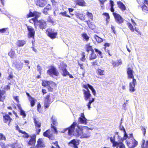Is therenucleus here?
Segmentation results:
<instances>
[{
  "mask_svg": "<svg viewBox=\"0 0 148 148\" xmlns=\"http://www.w3.org/2000/svg\"><path fill=\"white\" fill-rule=\"evenodd\" d=\"M86 21L87 23V24L90 28L92 30H93L94 29L95 26L94 25L91 23L90 22V20H88V21Z\"/></svg>",
  "mask_w": 148,
  "mask_h": 148,
  "instance_id": "30",
  "label": "nucleus"
},
{
  "mask_svg": "<svg viewBox=\"0 0 148 148\" xmlns=\"http://www.w3.org/2000/svg\"><path fill=\"white\" fill-rule=\"evenodd\" d=\"M47 0H35L36 5L41 7H44L47 4Z\"/></svg>",
  "mask_w": 148,
  "mask_h": 148,
  "instance_id": "11",
  "label": "nucleus"
},
{
  "mask_svg": "<svg viewBox=\"0 0 148 148\" xmlns=\"http://www.w3.org/2000/svg\"><path fill=\"white\" fill-rule=\"evenodd\" d=\"M51 121L53 125H56L58 124L57 119L55 117L52 116L51 117Z\"/></svg>",
  "mask_w": 148,
  "mask_h": 148,
  "instance_id": "37",
  "label": "nucleus"
},
{
  "mask_svg": "<svg viewBox=\"0 0 148 148\" xmlns=\"http://www.w3.org/2000/svg\"><path fill=\"white\" fill-rule=\"evenodd\" d=\"M92 130V128L87 126L80 127L77 125L73 133V135L81 138H88L91 136V132L89 131Z\"/></svg>",
  "mask_w": 148,
  "mask_h": 148,
  "instance_id": "1",
  "label": "nucleus"
},
{
  "mask_svg": "<svg viewBox=\"0 0 148 148\" xmlns=\"http://www.w3.org/2000/svg\"><path fill=\"white\" fill-rule=\"evenodd\" d=\"M142 8L143 11L146 12L147 13L148 12V8L147 6H146L145 5H144L142 7Z\"/></svg>",
  "mask_w": 148,
  "mask_h": 148,
  "instance_id": "41",
  "label": "nucleus"
},
{
  "mask_svg": "<svg viewBox=\"0 0 148 148\" xmlns=\"http://www.w3.org/2000/svg\"><path fill=\"white\" fill-rule=\"evenodd\" d=\"M16 129L19 131V132L20 133H21L23 132V131L20 129V128H19L18 126V125H17L16 127Z\"/></svg>",
  "mask_w": 148,
  "mask_h": 148,
  "instance_id": "61",
  "label": "nucleus"
},
{
  "mask_svg": "<svg viewBox=\"0 0 148 148\" xmlns=\"http://www.w3.org/2000/svg\"><path fill=\"white\" fill-rule=\"evenodd\" d=\"M51 127L53 129L55 133H57V130L56 127L53 125L52 124H51Z\"/></svg>",
  "mask_w": 148,
  "mask_h": 148,
  "instance_id": "54",
  "label": "nucleus"
},
{
  "mask_svg": "<svg viewBox=\"0 0 148 148\" xmlns=\"http://www.w3.org/2000/svg\"><path fill=\"white\" fill-rule=\"evenodd\" d=\"M43 135L44 136L48 137L49 139H51L52 136V133L50 130H48L43 133Z\"/></svg>",
  "mask_w": 148,
  "mask_h": 148,
  "instance_id": "16",
  "label": "nucleus"
},
{
  "mask_svg": "<svg viewBox=\"0 0 148 148\" xmlns=\"http://www.w3.org/2000/svg\"><path fill=\"white\" fill-rule=\"evenodd\" d=\"M47 73L48 74L52 77L53 75L58 76L59 75V73L56 68L53 66H51L50 69L47 71Z\"/></svg>",
  "mask_w": 148,
  "mask_h": 148,
  "instance_id": "7",
  "label": "nucleus"
},
{
  "mask_svg": "<svg viewBox=\"0 0 148 148\" xmlns=\"http://www.w3.org/2000/svg\"><path fill=\"white\" fill-rule=\"evenodd\" d=\"M0 139L1 140H6L5 136L1 134H0Z\"/></svg>",
  "mask_w": 148,
  "mask_h": 148,
  "instance_id": "52",
  "label": "nucleus"
},
{
  "mask_svg": "<svg viewBox=\"0 0 148 148\" xmlns=\"http://www.w3.org/2000/svg\"><path fill=\"white\" fill-rule=\"evenodd\" d=\"M117 4L119 8L121 10L124 11L126 10V7L122 2L121 1H118Z\"/></svg>",
  "mask_w": 148,
  "mask_h": 148,
  "instance_id": "20",
  "label": "nucleus"
},
{
  "mask_svg": "<svg viewBox=\"0 0 148 148\" xmlns=\"http://www.w3.org/2000/svg\"><path fill=\"white\" fill-rule=\"evenodd\" d=\"M21 133L24 135L23 136L24 137L27 138L29 137V136L28 134L25 132L23 131V132H21Z\"/></svg>",
  "mask_w": 148,
  "mask_h": 148,
  "instance_id": "53",
  "label": "nucleus"
},
{
  "mask_svg": "<svg viewBox=\"0 0 148 148\" xmlns=\"http://www.w3.org/2000/svg\"><path fill=\"white\" fill-rule=\"evenodd\" d=\"M133 72V71L132 68L130 67L128 68L127 70L128 78L132 79V81L129 84V90L130 91L132 92H134L135 91V86L136 83V79L134 78Z\"/></svg>",
  "mask_w": 148,
  "mask_h": 148,
  "instance_id": "2",
  "label": "nucleus"
},
{
  "mask_svg": "<svg viewBox=\"0 0 148 148\" xmlns=\"http://www.w3.org/2000/svg\"><path fill=\"white\" fill-rule=\"evenodd\" d=\"M67 66V65L64 63L62 62L60 64V66L59 68L61 70H63L66 69V67Z\"/></svg>",
  "mask_w": 148,
  "mask_h": 148,
  "instance_id": "35",
  "label": "nucleus"
},
{
  "mask_svg": "<svg viewBox=\"0 0 148 148\" xmlns=\"http://www.w3.org/2000/svg\"><path fill=\"white\" fill-rule=\"evenodd\" d=\"M79 144V140L77 139H73L69 143V145L73 146L75 148H78L77 145Z\"/></svg>",
  "mask_w": 148,
  "mask_h": 148,
  "instance_id": "14",
  "label": "nucleus"
},
{
  "mask_svg": "<svg viewBox=\"0 0 148 148\" xmlns=\"http://www.w3.org/2000/svg\"><path fill=\"white\" fill-rule=\"evenodd\" d=\"M36 129L37 134H38L39 132L41 131V129H40L38 128H36Z\"/></svg>",
  "mask_w": 148,
  "mask_h": 148,
  "instance_id": "62",
  "label": "nucleus"
},
{
  "mask_svg": "<svg viewBox=\"0 0 148 148\" xmlns=\"http://www.w3.org/2000/svg\"><path fill=\"white\" fill-rule=\"evenodd\" d=\"M92 50H94L92 49V46L89 45H86V51L88 52L90 51H91V52H92Z\"/></svg>",
  "mask_w": 148,
  "mask_h": 148,
  "instance_id": "45",
  "label": "nucleus"
},
{
  "mask_svg": "<svg viewBox=\"0 0 148 148\" xmlns=\"http://www.w3.org/2000/svg\"><path fill=\"white\" fill-rule=\"evenodd\" d=\"M29 100L30 102L31 106H34L35 104L34 99L32 98V97H31V98H30Z\"/></svg>",
  "mask_w": 148,
  "mask_h": 148,
  "instance_id": "48",
  "label": "nucleus"
},
{
  "mask_svg": "<svg viewBox=\"0 0 148 148\" xmlns=\"http://www.w3.org/2000/svg\"><path fill=\"white\" fill-rule=\"evenodd\" d=\"M44 144L41 139H39L38 141L37 147L38 148H41L43 147Z\"/></svg>",
  "mask_w": 148,
  "mask_h": 148,
  "instance_id": "29",
  "label": "nucleus"
},
{
  "mask_svg": "<svg viewBox=\"0 0 148 148\" xmlns=\"http://www.w3.org/2000/svg\"><path fill=\"white\" fill-rule=\"evenodd\" d=\"M103 15L106 16V21L107 23H108V20L110 18V16L109 14L106 13H104L103 14Z\"/></svg>",
  "mask_w": 148,
  "mask_h": 148,
  "instance_id": "49",
  "label": "nucleus"
},
{
  "mask_svg": "<svg viewBox=\"0 0 148 148\" xmlns=\"http://www.w3.org/2000/svg\"><path fill=\"white\" fill-rule=\"evenodd\" d=\"M7 29V28H4L0 29V33H4L6 30Z\"/></svg>",
  "mask_w": 148,
  "mask_h": 148,
  "instance_id": "56",
  "label": "nucleus"
},
{
  "mask_svg": "<svg viewBox=\"0 0 148 148\" xmlns=\"http://www.w3.org/2000/svg\"><path fill=\"white\" fill-rule=\"evenodd\" d=\"M4 94V92L0 90V101H1V98Z\"/></svg>",
  "mask_w": 148,
  "mask_h": 148,
  "instance_id": "58",
  "label": "nucleus"
},
{
  "mask_svg": "<svg viewBox=\"0 0 148 148\" xmlns=\"http://www.w3.org/2000/svg\"><path fill=\"white\" fill-rule=\"evenodd\" d=\"M37 69L38 71H39L40 74H41V67L39 65H37Z\"/></svg>",
  "mask_w": 148,
  "mask_h": 148,
  "instance_id": "60",
  "label": "nucleus"
},
{
  "mask_svg": "<svg viewBox=\"0 0 148 148\" xmlns=\"http://www.w3.org/2000/svg\"><path fill=\"white\" fill-rule=\"evenodd\" d=\"M126 143L128 146V148H134L137 145L138 143V142L133 138L130 139L128 141H126Z\"/></svg>",
  "mask_w": 148,
  "mask_h": 148,
  "instance_id": "6",
  "label": "nucleus"
},
{
  "mask_svg": "<svg viewBox=\"0 0 148 148\" xmlns=\"http://www.w3.org/2000/svg\"><path fill=\"white\" fill-rule=\"evenodd\" d=\"M120 129L122 130H123L124 132V136L123 138V140H126L127 139V138L128 137L127 135V134L126 132L125 131V129L123 126L122 127H120Z\"/></svg>",
  "mask_w": 148,
  "mask_h": 148,
  "instance_id": "31",
  "label": "nucleus"
},
{
  "mask_svg": "<svg viewBox=\"0 0 148 148\" xmlns=\"http://www.w3.org/2000/svg\"><path fill=\"white\" fill-rule=\"evenodd\" d=\"M127 25L128 27L130 29V30L132 32H134V29L133 28V25L130 23H128Z\"/></svg>",
  "mask_w": 148,
  "mask_h": 148,
  "instance_id": "44",
  "label": "nucleus"
},
{
  "mask_svg": "<svg viewBox=\"0 0 148 148\" xmlns=\"http://www.w3.org/2000/svg\"><path fill=\"white\" fill-rule=\"evenodd\" d=\"M41 15V13L37 12H30L29 13L27 14V17H30L34 16V18H33V19H35L36 21H38L37 19V18L40 17Z\"/></svg>",
  "mask_w": 148,
  "mask_h": 148,
  "instance_id": "10",
  "label": "nucleus"
},
{
  "mask_svg": "<svg viewBox=\"0 0 148 148\" xmlns=\"http://www.w3.org/2000/svg\"><path fill=\"white\" fill-rule=\"evenodd\" d=\"M123 139H122V142H118V144L117 146L116 147V148H118L119 147V148H125V146L123 143V141L124 140Z\"/></svg>",
  "mask_w": 148,
  "mask_h": 148,
  "instance_id": "28",
  "label": "nucleus"
},
{
  "mask_svg": "<svg viewBox=\"0 0 148 148\" xmlns=\"http://www.w3.org/2000/svg\"><path fill=\"white\" fill-rule=\"evenodd\" d=\"M95 52L98 54L99 55V56H100L101 58H102V52L98 49H95Z\"/></svg>",
  "mask_w": 148,
  "mask_h": 148,
  "instance_id": "47",
  "label": "nucleus"
},
{
  "mask_svg": "<svg viewBox=\"0 0 148 148\" xmlns=\"http://www.w3.org/2000/svg\"><path fill=\"white\" fill-rule=\"evenodd\" d=\"M75 15L77 18L82 20H84L85 19V16L83 14L76 13Z\"/></svg>",
  "mask_w": 148,
  "mask_h": 148,
  "instance_id": "24",
  "label": "nucleus"
},
{
  "mask_svg": "<svg viewBox=\"0 0 148 148\" xmlns=\"http://www.w3.org/2000/svg\"><path fill=\"white\" fill-rule=\"evenodd\" d=\"M96 72L97 75H103L105 74L104 71L103 69H102L100 68H98L97 69Z\"/></svg>",
  "mask_w": 148,
  "mask_h": 148,
  "instance_id": "23",
  "label": "nucleus"
},
{
  "mask_svg": "<svg viewBox=\"0 0 148 148\" xmlns=\"http://www.w3.org/2000/svg\"><path fill=\"white\" fill-rule=\"evenodd\" d=\"M59 14L62 15L63 16H65L68 17H70V16L69 15L66 14V11H64L63 12H61Z\"/></svg>",
  "mask_w": 148,
  "mask_h": 148,
  "instance_id": "50",
  "label": "nucleus"
},
{
  "mask_svg": "<svg viewBox=\"0 0 148 148\" xmlns=\"http://www.w3.org/2000/svg\"><path fill=\"white\" fill-rule=\"evenodd\" d=\"M34 121V123L35 126V128H40L41 125V122L38 119L34 117L33 118Z\"/></svg>",
  "mask_w": 148,
  "mask_h": 148,
  "instance_id": "17",
  "label": "nucleus"
},
{
  "mask_svg": "<svg viewBox=\"0 0 148 148\" xmlns=\"http://www.w3.org/2000/svg\"><path fill=\"white\" fill-rule=\"evenodd\" d=\"M36 135L35 134H34L31 137V139L28 142L29 144L31 145L35 143L36 141Z\"/></svg>",
  "mask_w": 148,
  "mask_h": 148,
  "instance_id": "22",
  "label": "nucleus"
},
{
  "mask_svg": "<svg viewBox=\"0 0 148 148\" xmlns=\"http://www.w3.org/2000/svg\"><path fill=\"white\" fill-rule=\"evenodd\" d=\"M93 38L98 42H101L103 41V39L102 38L99 37L96 35H95L93 36Z\"/></svg>",
  "mask_w": 148,
  "mask_h": 148,
  "instance_id": "27",
  "label": "nucleus"
},
{
  "mask_svg": "<svg viewBox=\"0 0 148 148\" xmlns=\"http://www.w3.org/2000/svg\"><path fill=\"white\" fill-rule=\"evenodd\" d=\"M86 14L88 17L89 18V19L90 21H92L93 20V16L92 14L89 12H87L86 13Z\"/></svg>",
  "mask_w": 148,
  "mask_h": 148,
  "instance_id": "34",
  "label": "nucleus"
},
{
  "mask_svg": "<svg viewBox=\"0 0 148 148\" xmlns=\"http://www.w3.org/2000/svg\"><path fill=\"white\" fill-rule=\"evenodd\" d=\"M51 9V6L49 4H48L43 9V13L45 14H48V11Z\"/></svg>",
  "mask_w": 148,
  "mask_h": 148,
  "instance_id": "21",
  "label": "nucleus"
},
{
  "mask_svg": "<svg viewBox=\"0 0 148 148\" xmlns=\"http://www.w3.org/2000/svg\"><path fill=\"white\" fill-rule=\"evenodd\" d=\"M87 119L85 118L84 113L81 114L80 116L78 118V121L79 123L86 125L87 123Z\"/></svg>",
  "mask_w": 148,
  "mask_h": 148,
  "instance_id": "9",
  "label": "nucleus"
},
{
  "mask_svg": "<svg viewBox=\"0 0 148 148\" xmlns=\"http://www.w3.org/2000/svg\"><path fill=\"white\" fill-rule=\"evenodd\" d=\"M112 64L113 65V66L114 67V66H119V64L117 62H114L112 61Z\"/></svg>",
  "mask_w": 148,
  "mask_h": 148,
  "instance_id": "55",
  "label": "nucleus"
},
{
  "mask_svg": "<svg viewBox=\"0 0 148 148\" xmlns=\"http://www.w3.org/2000/svg\"><path fill=\"white\" fill-rule=\"evenodd\" d=\"M4 121L5 123L8 122V125L12 120V119L10 118L8 114H4L3 116Z\"/></svg>",
  "mask_w": 148,
  "mask_h": 148,
  "instance_id": "18",
  "label": "nucleus"
},
{
  "mask_svg": "<svg viewBox=\"0 0 148 148\" xmlns=\"http://www.w3.org/2000/svg\"><path fill=\"white\" fill-rule=\"evenodd\" d=\"M53 143L58 148H60L59 146L58 145V142L57 141H56L55 142H53Z\"/></svg>",
  "mask_w": 148,
  "mask_h": 148,
  "instance_id": "64",
  "label": "nucleus"
},
{
  "mask_svg": "<svg viewBox=\"0 0 148 148\" xmlns=\"http://www.w3.org/2000/svg\"><path fill=\"white\" fill-rule=\"evenodd\" d=\"M85 57V54L84 52H83L82 54V57L81 58V60L82 61H84L86 60Z\"/></svg>",
  "mask_w": 148,
  "mask_h": 148,
  "instance_id": "51",
  "label": "nucleus"
},
{
  "mask_svg": "<svg viewBox=\"0 0 148 148\" xmlns=\"http://www.w3.org/2000/svg\"><path fill=\"white\" fill-rule=\"evenodd\" d=\"M16 68L17 69L21 70L23 68V64L20 61H16L14 63Z\"/></svg>",
  "mask_w": 148,
  "mask_h": 148,
  "instance_id": "15",
  "label": "nucleus"
},
{
  "mask_svg": "<svg viewBox=\"0 0 148 148\" xmlns=\"http://www.w3.org/2000/svg\"><path fill=\"white\" fill-rule=\"evenodd\" d=\"M33 21L34 25H39V27L41 29H43L46 28V22L43 20H40L39 21H36L35 19H32L31 21Z\"/></svg>",
  "mask_w": 148,
  "mask_h": 148,
  "instance_id": "4",
  "label": "nucleus"
},
{
  "mask_svg": "<svg viewBox=\"0 0 148 148\" xmlns=\"http://www.w3.org/2000/svg\"><path fill=\"white\" fill-rule=\"evenodd\" d=\"M8 55L11 58H16V57L14 51L12 49H11Z\"/></svg>",
  "mask_w": 148,
  "mask_h": 148,
  "instance_id": "32",
  "label": "nucleus"
},
{
  "mask_svg": "<svg viewBox=\"0 0 148 148\" xmlns=\"http://www.w3.org/2000/svg\"><path fill=\"white\" fill-rule=\"evenodd\" d=\"M27 29L28 32V37L33 38L35 34V32L34 28L31 26H27Z\"/></svg>",
  "mask_w": 148,
  "mask_h": 148,
  "instance_id": "12",
  "label": "nucleus"
},
{
  "mask_svg": "<svg viewBox=\"0 0 148 148\" xmlns=\"http://www.w3.org/2000/svg\"><path fill=\"white\" fill-rule=\"evenodd\" d=\"M110 142L112 144V146L113 147H114L117 146L118 142L115 141V136H111L110 137Z\"/></svg>",
  "mask_w": 148,
  "mask_h": 148,
  "instance_id": "19",
  "label": "nucleus"
},
{
  "mask_svg": "<svg viewBox=\"0 0 148 148\" xmlns=\"http://www.w3.org/2000/svg\"><path fill=\"white\" fill-rule=\"evenodd\" d=\"M62 75L64 76H66L68 74H69V73L66 69H64L63 70H62Z\"/></svg>",
  "mask_w": 148,
  "mask_h": 148,
  "instance_id": "40",
  "label": "nucleus"
},
{
  "mask_svg": "<svg viewBox=\"0 0 148 148\" xmlns=\"http://www.w3.org/2000/svg\"><path fill=\"white\" fill-rule=\"evenodd\" d=\"M51 101H48L47 100H45L44 106L45 108H48L50 105Z\"/></svg>",
  "mask_w": 148,
  "mask_h": 148,
  "instance_id": "39",
  "label": "nucleus"
},
{
  "mask_svg": "<svg viewBox=\"0 0 148 148\" xmlns=\"http://www.w3.org/2000/svg\"><path fill=\"white\" fill-rule=\"evenodd\" d=\"M95 100V98H92L91 99H90L89 102L87 103L86 106H88V110L90 109V105Z\"/></svg>",
  "mask_w": 148,
  "mask_h": 148,
  "instance_id": "33",
  "label": "nucleus"
},
{
  "mask_svg": "<svg viewBox=\"0 0 148 148\" xmlns=\"http://www.w3.org/2000/svg\"><path fill=\"white\" fill-rule=\"evenodd\" d=\"M77 125V123L76 122H74L71 125L70 127L62 129L61 130V132L62 133H64L65 131L68 130V134L69 135H71L73 132H74V130L75 128Z\"/></svg>",
  "mask_w": 148,
  "mask_h": 148,
  "instance_id": "3",
  "label": "nucleus"
},
{
  "mask_svg": "<svg viewBox=\"0 0 148 148\" xmlns=\"http://www.w3.org/2000/svg\"><path fill=\"white\" fill-rule=\"evenodd\" d=\"M25 43V41L24 40H20L17 42L16 45L19 47L23 46Z\"/></svg>",
  "mask_w": 148,
  "mask_h": 148,
  "instance_id": "26",
  "label": "nucleus"
},
{
  "mask_svg": "<svg viewBox=\"0 0 148 148\" xmlns=\"http://www.w3.org/2000/svg\"><path fill=\"white\" fill-rule=\"evenodd\" d=\"M77 3L79 5L83 6L85 2L84 0H77Z\"/></svg>",
  "mask_w": 148,
  "mask_h": 148,
  "instance_id": "43",
  "label": "nucleus"
},
{
  "mask_svg": "<svg viewBox=\"0 0 148 148\" xmlns=\"http://www.w3.org/2000/svg\"><path fill=\"white\" fill-rule=\"evenodd\" d=\"M134 30L137 32H138V33L140 35H141V32H140L139 31V29H138L136 27H135Z\"/></svg>",
  "mask_w": 148,
  "mask_h": 148,
  "instance_id": "59",
  "label": "nucleus"
},
{
  "mask_svg": "<svg viewBox=\"0 0 148 148\" xmlns=\"http://www.w3.org/2000/svg\"><path fill=\"white\" fill-rule=\"evenodd\" d=\"M113 14L117 23H121L123 22V19L119 14L115 12L113 13Z\"/></svg>",
  "mask_w": 148,
  "mask_h": 148,
  "instance_id": "13",
  "label": "nucleus"
},
{
  "mask_svg": "<svg viewBox=\"0 0 148 148\" xmlns=\"http://www.w3.org/2000/svg\"><path fill=\"white\" fill-rule=\"evenodd\" d=\"M46 33L48 36L51 39H54L56 38L57 33L56 32H54L52 31L51 29H48L46 31Z\"/></svg>",
  "mask_w": 148,
  "mask_h": 148,
  "instance_id": "8",
  "label": "nucleus"
},
{
  "mask_svg": "<svg viewBox=\"0 0 148 148\" xmlns=\"http://www.w3.org/2000/svg\"><path fill=\"white\" fill-rule=\"evenodd\" d=\"M83 87L86 89H83V91L84 95V99L86 101L90 98L91 96V95L87 85H84Z\"/></svg>",
  "mask_w": 148,
  "mask_h": 148,
  "instance_id": "5",
  "label": "nucleus"
},
{
  "mask_svg": "<svg viewBox=\"0 0 148 148\" xmlns=\"http://www.w3.org/2000/svg\"><path fill=\"white\" fill-rule=\"evenodd\" d=\"M142 131L143 132V134L144 135V136H145L146 132V130L145 128L143 127L142 129Z\"/></svg>",
  "mask_w": 148,
  "mask_h": 148,
  "instance_id": "63",
  "label": "nucleus"
},
{
  "mask_svg": "<svg viewBox=\"0 0 148 148\" xmlns=\"http://www.w3.org/2000/svg\"><path fill=\"white\" fill-rule=\"evenodd\" d=\"M51 82H49L47 81L44 80L42 81V86L45 87L47 86H49Z\"/></svg>",
  "mask_w": 148,
  "mask_h": 148,
  "instance_id": "38",
  "label": "nucleus"
},
{
  "mask_svg": "<svg viewBox=\"0 0 148 148\" xmlns=\"http://www.w3.org/2000/svg\"><path fill=\"white\" fill-rule=\"evenodd\" d=\"M86 85H87L88 86V88H89L91 90L93 95L95 96L96 95V92L95 89L93 87L88 84Z\"/></svg>",
  "mask_w": 148,
  "mask_h": 148,
  "instance_id": "25",
  "label": "nucleus"
},
{
  "mask_svg": "<svg viewBox=\"0 0 148 148\" xmlns=\"http://www.w3.org/2000/svg\"><path fill=\"white\" fill-rule=\"evenodd\" d=\"M96 58L97 56L96 54L94 53V50H92V53L90 55V60H93Z\"/></svg>",
  "mask_w": 148,
  "mask_h": 148,
  "instance_id": "36",
  "label": "nucleus"
},
{
  "mask_svg": "<svg viewBox=\"0 0 148 148\" xmlns=\"http://www.w3.org/2000/svg\"><path fill=\"white\" fill-rule=\"evenodd\" d=\"M20 114L21 115L23 116V118H24L26 116V114L25 112L23 110H21L20 111Z\"/></svg>",
  "mask_w": 148,
  "mask_h": 148,
  "instance_id": "46",
  "label": "nucleus"
},
{
  "mask_svg": "<svg viewBox=\"0 0 148 148\" xmlns=\"http://www.w3.org/2000/svg\"><path fill=\"white\" fill-rule=\"evenodd\" d=\"M82 37L83 38L85 39L86 41H88L89 39V37L85 33L82 34Z\"/></svg>",
  "mask_w": 148,
  "mask_h": 148,
  "instance_id": "42",
  "label": "nucleus"
},
{
  "mask_svg": "<svg viewBox=\"0 0 148 148\" xmlns=\"http://www.w3.org/2000/svg\"><path fill=\"white\" fill-rule=\"evenodd\" d=\"M41 108V105L40 103H39L37 105V109L38 111L39 112H41V110H40Z\"/></svg>",
  "mask_w": 148,
  "mask_h": 148,
  "instance_id": "57",
  "label": "nucleus"
}]
</instances>
